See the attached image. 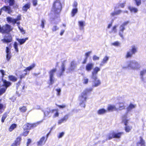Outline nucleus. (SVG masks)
<instances>
[{
    "mask_svg": "<svg viewBox=\"0 0 146 146\" xmlns=\"http://www.w3.org/2000/svg\"><path fill=\"white\" fill-rule=\"evenodd\" d=\"M0 72H1L2 74L1 77L2 79H3V77L5 75V71L3 70H0Z\"/></svg>",
    "mask_w": 146,
    "mask_h": 146,
    "instance_id": "obj_55",
    "label": "nucleus"
},
{
    "mask_svg": "<svg viewBox=\"0 0 146 146\" xmlns=\"http://www.w3.org/2000/svg\"><path fill=\"white\" fill-rule=\"evenodd\" d=\"M12 37L11 35L10 34H8L5 35L3 38L1 39V41L3 43H8L12 41Z\"/></svg>",
    "mask_w": 146,
    "mask_h": 146,
    "instance_id": "obj_6",
    "label": "nucleus"
},
{
    "mask_svg": "<svg viewBox=\"0 0 146 146\" xmlns=\"http://www.w3.org/2000/svg\"><path fill=\"white\" fill-rule=\"evenodd\" d=\"M55 112V113L53 115V118H55L58 117L59 115V113L58 112V109H53L51 110L50 111L49 113H53L54 112Z\"/></svg>",
    "mask_w": 146,
    "mask_h": 146,
    "instance_id": "obj_18",
    "label": "nucleus"
},
{
    "mask_svg": "<svg viewBox=\"0 0 146 146\" xmlns=\"http://www.w3.org/2000/svg\"><path fill=\"white\" fill-rule=\"evenodd\" d=\"M135 107V105L133 104H130L127 108V111H129L132 109L134 108Z\"/></svg>",
    "mask_w": 146,
    "mask_h": 146,
    "instance_id": "obj_43",
    "label": "nucleus"
},
{
    "mask_svg": "<svg viewBox=\"0 0 146 146\" xmlns=\"http://www.w3.org/2000/svg\"><path fill=\"white\" fill-rule=\"evenodd\" d=\"M22 140V138L21 137L18 136L16 137L14 142L12 144L14 146H19L21 143Z\"/></svg>",
    "mask_w": 146,
    "mask_h": 146,
    "instance_id": "obj_12",
    "label": "nucleus"
},
{
    "mask_svg": "<svg viewBox=\"0 0 146 146\" xmlns=\"http://www.w3.org/2000/svg\"><path fill=\"white\" fill-rule=\"evenodd\" d=\"M111 45L115 46H120V44L119 42L116 41L112 43Z\"/></svg>",
    "mask_w": 146,
    "mask_h": 146,
    "instance_id": "obj_46",
    "label": "nucleus"
},
{
    "mask_svg": "<svg viewBox=\"0 0 146 146\" xmlns=\"http://www.w3.org/2000/svg\"><path fill=\"white\" fill-rule=\"evenodd\" d=\"M117 25H115L111 29V31L112 32H113L114 33H116L117 32Z\"/></svg>",
    "mask_w": 146,
    "mask_h": 146,
    "instance_id": "obj_47",
    "label": "nucleus"
},
{
    "mask_svg": "<svg viewBox=\"0 0 146 146\" xmlns=\"http://www.w3.org/2000/svg\"><path fill=\"white\" fill-rule=\"evenodd\" d=\"M46 141V138L44 136H42L37 142V145L38 146H42L45 144Z\"/></svg>",
    "mask_w": 146,
    "mask_h": 146,
    "instance_id": "obj_11",
    "label": "nucleus"
},
{
    "mask_svg": "<svg viewBox=\"0 0 146 146\" xmlns=\"http://www.w3.org/2000/svg\"><path fill=\"white\" fill-rule=\"evenodd\" d=\"M6 57L7 61H9L11 57V54H6Z\"/></svg>",
    "mask_w": 146,
    "mask_h": 146,
    "instance_id": "obj_54",
    "label": "nucleus"
},
{
    "mask_svg": "<svg viewBox=\"0 0 146 146\" xmlns=\"http://www.w3.org/2000/svg\"><path fill=\"white\" fill-rule=\"evenodd\" d=\"M19 109L20 112L22 113L25 112L27 110L26 107L25 106H23L22 107H20L19 108Z\"/></svg>",
    "mask_w": 146,
    "mask_h": 146,
    "instance_id": "obj_40",
    "label": "nucleus"
},
{
    "mask_svg": "<svg viewBox=\"0 0 146 146\" xmlns=\"http://www.w3.org/2000/svg\"><path fill=\"white\" fill-rule=\"evenodd\" d=\"M32 2L33 5L34 6H36L37 5V0H32Z\"/></svg>",
    "mask_w": 146,
    "mask_h": 146,
    "instance_id": "obj_57",
    "label": "nucleus"
},
{
    "mask_svg": "<svg viewBox=\"0 0 146 146\" xmlns=\"http://www.w3.org/2000/svg\"><path fill=\"white\" fill-rule=\"evenodd\" d=\"M138 48L135 45L131 46V48L129 51L127 52L125 56L126 58H131L133 54H135L137 51Z\"/></svg>",
    "mask_w": 146,
    "mask_h": 146,
    "instance_id": "obj_5",
    "label": "nucleus"
},
{
    "mask_svg": "<svg viewBox=\"0 0 146 146\" xmlns=\"http://www.w3.org/2000/svg\"><path fill=\"white\" fill-rule=\"evenodd\" d=\"M121 29H120L119 30V36L122 38H123V31L125 29L124 27H121Z\"/></svg>",
    "mask_w": 146,
    "mask_h": 146,
    "instance_id": "obj_42",
    "label": "nucleus"
},
{
    "mask_svg": "<svg viewBox=\"0 0 146 146\" xmlns=\"http://www.w3.org/2000/svg\"><path fill=\"white\" fill-rule=\"evenodd\" d=\"M5 52L6 54H11V50L10 48L8 46L6 47Z\"/></svg>",
    "mask_w": 146,
    "mask_h": 146,
    "instance_id": "obj_51",
    "label": "nucleus"
},
{
    "mask_svg": "<svg viewBox=\"0 0 146 146\" xmlns=\"http://www.w3.org/2000/svg\"><path fill=\"white\" fill-rule=\"evenodd\" d=\"M122 11L120 10H119L116 11H115L111 13L110 14L111 16L113 17L116 15H118L120 14Z\"/></svg>",
    "mask_w": 146,
    "mask_h": 146,
    "instance_id": "obj_30",
    "label": "nucleus"
},
{
    "mask_svg": "<svg viewBox=\"0 0 146 146\" xmlns=\"http://www.w3.org/2000/svg\"><path fill=\"white\" fill-rule=\"evenodd\" d=\"M68 114L65 115L63 118H61L58 121V123L60 124L64 121H66L68 119Z\"/></svg>",
    "mask_w": 146,
    "mask_h": 146,
    "instance_id": "obj_25",
    "label": "nucleus"
},
{
    "mask_svg": "<svg viewBox=\"0 0 146 146\" xmlns=\"http://www.w3.org/2000/svg\"><path fill=\"white\" fill-rule=\"evenodd\" d=\"M64 133L63 132L60 133L58 135V138H60L62 137L64 135Z\"/></svg>",
    "mask_w": 146,
    "mask_h": 146,
    "instance_id": "obj_52",
    "label": "nucleus"
},
{
    "mask_svg": "<svg viewBox=\"0 0 146 146\" xmlns=\"http://www.w3.org/2000/svg\"><path fill=\"white\" fill-rule=\"evenodd\" d=\"M31 7V4L29 2L25 4L22 8V10L24 12H26L28 9H30Z\"/></svg>",
    "mask_w": 146,
    "mask_h": 146,
    "instance_id": "obj_16",
    "label": "nucleus"
},
{
    "mask_svg": "<svg viewBox=\"0 0 146 146\" xmlns=\"http://www.w3.org/2000/svg\"><path fill=\"white\" fill-rule=\"evenodd\" d=\"M35 66V63H33L29 66L26 67L25 69L23 70V71L27 72L29 71L30 70H32Z\"/></svg>",
    "mask_w": 146,
    "mask_h": 146,
    "instance_id": "obj_22",
    "label": "nucleus"
},
{
    "mask_svg": "<svg viewBox=\"0 0 146 146\" xmlns=\"http://www.w3.org/2000/svg\"><path fill=\"white\" fill-rule=\"evenodd\" d=\"M56 106L60 108H64L66 107V105L65 104L62 105H58L56 104Z\"/></svg>",
    "mask_w": 146,
    "mask_h": 146,
    "instance_id": "obj_53",
    "label": "nucleus"
},
{
    "mask_svg": "<svg viewBox=\"0 0 146 146\" xmlns=\"http://www.w3.org/2000/svg\"><path fill=\"white\" fill-rule=\"evenodd\" d=\"M3 27V33H9L12 29L10 25L6 24Z\"/></svg>",
    "mask_w": 146,
    "mask_h": 146,
    "instance_id": "obj_13",
    "label": "nucleus"
},
{
    "mask_svg": "<svg viewBox=\"0 0 146 146\" xmlns=\"http://www.w3.org/2000/svg\"><path fill=\"white\" fill-rule=\"evenodd\" d=\"M92 78L94 79V86L97 87L101 83V82L100 80L98 79L97 77L96 76L92 77Z\"/></svg>",
    "mask_w": 146,
    "mask_h": 146,
    "instance_id": "obj_15",
    "label": "nucleus"
},
{
    "mask_svg": "<svg viewBox=\"0 0 146 146\" xmlns=\"http://www.w3.org/2000/svg\"><path fill=\"white\" fill-rule=\"evenodd\" d=\"M27 73L26 72L24 74H21L19 76V78L20 79L19 80L18 82L17 83V84L18 86H19V85L20 84V83L21 82L22 79L23 78H24L25 77V76L27 74Z\"/></svg>",
    "mask_w": 146,
    "mask_h": 146,
    "instance_id": "obj_23",
    "label": "nucleus"
},
{
    "mask_svg": "<svg viewBox=\"0 0 146 146\" xmlns=\"http://www.w3.org/2000/svg\"><path fill=\"white\" fill-rule=\"evenodd\" d=\"M49 85H52L54 82V77L49 76Z\"/></svg>",
    "mask_w": 146,
    "mask_h": 146,
    "instance_id": "obj_39",
    "label": "nucleus"
},
{
    "mask_svg": "<svg viewBox=\"0 0 146 146\" xmlns=\"http://www.w3.org/2000/svg\"><path fill=\"white\" fill-rule=\"evenodd\" d=\"M15 0H8V3L9 4V6H12L15 3Z\"/></svg>",
    "mask_w": 146,
    "mask_h": 146,
    "instance_id": "obj_49",
    "label": "nucleus"
},
{
    "mask_svg": "<svg viewBox=\"0 0 146 146\" xmlns=\"http://www.w3.org/2000/svg\"><path fill=\"white\" fill-rule=\"evenodd\" d=\"M77 5L78 3L76 1H74L72 4V7H74V8H77Z\"/></svg>",
    "mask_w": 146,
    "mask_h": 146,
    "instance_id": "obj_59",
    "label": "nucleus"
},
{
    "mask_svg": "<svg viewBox=\"0 0 146 146\" xmlns=\"http://www.w3.org/2000/svg\"><path fill=\"white\" fill-rule=\"evenodd\" d=\"M8 113L7 112L4 113L1 118V121L2 123H4L5 121V119L7 117Z\"/></svg>",
    "mask_w": 146,
    "mask_h": 146,
    "instance_id": "obj_36",
    "label": "nucleus"
},
{
    "mask_svg": "<svg viewBox=\"0 0 146 146\" xmlns=\"http://www.w3.org/2000/svg\"><path fill=\"white\" fill-rule=\"evenodd\" d=\"M24 131L22 134L20 135V136L25 137L28 135L29 132V130H25Z\"/></svg>",
    "mask_w": 146,
    "mask_h": 146,
    "instance_id": "obj_45",
    "label": "nucleus"
},
{
    "mask_svg": "<svg viewBox=\"0 0 146 146\" xmlns=\"http://www.w3.org/2000/svg\"><path fill=\"white\" fill-rule=\"evenodd\" d=\"M92 90V88H86L78 97V100L80 102L79 105L84 108L86 106L85 102L88 99L87 94Z\"/></svg>",
    "mask_w": 146,
    "mask_h": 146,
    "instance_id": "obj_2",
    "label": "nucleus"
},
{
    "mask_svg": "<svg viewBox=\"0 0 146 146\" xmlns=\"http://www.w3.org/2000/svg\"><path fill=\"white\" fill-rule=\"evenodd\" d=\"M25 127L23 128V130H29L36 127L37 124L36 123H27L25 125Z\"/></svg>",
    "mask_w": 146,
    "mask_h": 146,
    "instance_id": "obj_7",
    "label": "nucleus"
},
{
    "mask_svg": "<svg viewBox=\"0 0 146 146\" xmlns=\"http://www.w3.org/2000/svg\"><path fill=\"white\" fill-rule=\"evenodd\" d=\"M118 104L119 105V106L118 108V110H121L125 109V106L124 105H123V103L120 102Z\"/></svg>",
    "mask_w": 146,
    "mask_h": 146,
    "instance_id": "obj_38",
    "label": "nucleus"
},
{
    "mask_svg": "<svg viewBox=\"0 0 146 146\" xmlns=\"http://www.w3.org/2000/svg\"><path fill=\"white\" fill-rule=\"evenodd\" d=\"M13 47L16 52H19V49L18 47V44L17 42H14Z\"/></svg>",
    "mask_w": 146,
    "mask_h": 146,
    "instance_id": "obj_44",
    "label": "nucleus"
},
{
    "mask_svg": "<svg viewBox=\"0 0 146 146\" xmlns=\"http://www.w3.org/2000/svg\"><path fill=\"white\" fill-rule=\"evenodd\" d=\"M106 112V110L104 108L100 109L97 111V113L99 115L103 114Z\"/></svg>",
    "mask_w": 146,
    "mask_h": 146,
    "instance_id": "obj_34",
    "label": "nucleus"
},
{
    "mask_svg": "<svg viewBox=\"0 0 146 146\" xmlns=\"http://www.w3.org/2000/svg\"><path fill=\"white\" fill-rule=\"evenodd\" d=\"M7 20L9 23H12L13 25L15 24V20H14V19H13L11 17H7Z\"/></svg>",
    "mask_w": 146,
    "mask_h": 146,
    "instance_id": "obj_32",
    "label": "nucleus"
},
{
    "mask_svg": "<svg viewBox=\"0 0 146 146\" xmlns=\"http://www.w3.org/2000/svg\"><path fill=\"white\" fill-rule=\"evenodd\" d=\"M139 64L137 62L130 61L128 64L127 67L131 68L133 69H136L139 66Z\"/></svg>",
    "mask_w": 146,
    "mask_h": 146,
    "instance_id": "obj_9",
    "label": "nucleus"
},
{
    "mask_svg": "<svg viewBox=\"0 0 146 146\" xmlns=\"http://www.w3.org/2000/svg\"><path fill=\"white\" fill-rule=\"evenodd\" d=\"M12 6H13V8L14 9H18L19 8V5L17 4L14 3V5H12Z\"/></svg>",
    "mask_w": 146,
    "mask_h": 146,
    "instance_id": "obj_58",
    "label": "nucleus"
},
{
    "mask_svg": "<svg viewBox=\"0 0 146 146\" xmlns=\"http://www.w3.org/2000/svg\"><path fill=\"white\" fill-rule=\"evenodd\" d=\"M58 29V28L56 26H54L52 29V30L53 31H55Z\"/></svg>",
    "mask_w": 146,
    "mask_h": 146,
    "instance_id": "obj_63",
    "label": "nucleus"
},
{
    "mask_svg": "<svg viewBox=\"0 0 146 146\" xmlns=\"http://www.w3.org/2000/svg\"><path fill=\"white\" fill-rule=\"evenodd\" d=\"M140 145L141 146H145V141L141 136L139 137V141L136 143V146H139Z\"/></svg>",
    "mask_w": 146,
    "mask_h": 146,
    "instance_id": "obj_14",
    "label": "nucleus"
},
{
    "mask_svg": "<svg viewBox=\"0 0 146 146\" xmlns=\"http://www.w3.org/2000/svg\"><path fill=\"white\" fill-rule=\"evenodd\" d=\"M93 59L94 61L98 60H99V57L96 56V55H94L93 57Z\"/></svg>",
    "mask_w": 146,
    "mask_h": 146,
    "instance_id": "obj_61",
    "label": "nucleus"
},
{
    "mask_svg": "<svg viewBox=\"0 0 146 146\" xmlns=\"http://www.w3.org/2000/svg\"><path fill=\"white\" fill-rule=\"evenodd\" d=\"M65 70V66L63 63L61 66V68L60 70L57 73V76L58 77H60L63 75Z\"/></svg>",
    "mask_w": 146,
    "mask_h": 146,
    "instance_id": "obj_10",
    "label": "nucleus"
},
{
    "mask_svg": "<svg viewBox=\"0 0 146 146\" xmlns=\"http://www.w3.org/2000/svg\"><path fill=\"white\" fill-rule=\"evenodd\" d=\"M128 9L130 10L131 12L135 13L137 12L138 10L137 8L131 7H129Z\"/></svg>",
    "mask_w": 146,
    "mask_h": 146,
    "instance_id": "obj_37",
    "label": "nucleus"
},
{
    "mask_svg": "<svg viewBox=\"0 0 146 146\" xmlns=\"http://www.w3.org/2000/svg\"><path fill=\"white\" fill-rule=\"evenodd\" d=\"M78 23L80 29L81 30H83L85 25V22L82 21H79L78 22Z\"/></svg>",
    "mask_w": 146,
    "mask_h": 146,
    "instance_id": "obj_26",
    "label": "nucleus"
},
{
    "mask_svg": "<svg viewBox=\"0 0 146 146\" xmlns=\"http://www.w3.org/2000/svg\"><path fill=\"white\" fill-rule=\"evenodd\" d=\"M9 80L13 82H15L17 81V78L14 76L12 75H9L8 76Z\"/></svg>",
    "mask_w": 146,
    "mask_h": 146,
    "instance_id": "obj_27",
    "label": "nucleus"
},
{
    "mask_svg": "<svg viewBox=\"0 0 146 146\" xmlns=\"http://www.w3.org/2000/svg\"><path fill=\"white\" fill-rule=\"evenodd\" d=\"M128 21H125L124 22L123 24L120 26V27H124V26L126 25L128 23Z\"/></svg>",
    "mask_w": 146,
    "mask_h": 146,
    "instance_id": "obj_60",
    "label": "nucleus"
},
{
    "mask_svg": "<svg viewBox=\"0 0 146 146\" xmlns=\"http://www.w3.org/2000/svg\"><path fill=\"white\" fill-rule=\"evenodd\" d=\"M45 22V21L44 19H42L41 21V23L40 25V26L42 28H44V23Z\"/></svg>",
    "mask_w": 146,
    "mask_h": 146,
    "instance_id": "obj_56",
    "label": "nucleus"
},
{
    "mask_svg": "<svg viewBox=\"0 0 146 146\" xmlns=\"http://www.w3.org/2000/svg\"><path fill=\"white\" fill-rule=\"evenodd\" d=\"M78 9L77 8L73 9L71 11V13L72 17H74L75 14L77 13Z\"/></svg>",
    "mask_w": 146,
    "mask_h": 146,
    "instance_id": "obj_33",
    "label": "nucleus"
},
{
    "mask_svg": "<svg viewBox=\"0 0 146 146\" xmlns=\"http://www.w3.org/2000/svg\"><path fill=\"white\" fill-rule=\"evenodd\" d=\"M135 1L136 5L138 6L140 5L141 4V0H134Z\"/></svg>",
    "mask_w": 146,
    "mask_h": 146,
    "instance_id": "obj_50",
    "label": "nucleus"
},
{
    "mask_svg": "<svg viewBox=\"0 0 146 146\" xmlns=\"http://www.w3.org/2000/svg\"><path fill=\"white\" fill-rule=\"evenodd\" d=\"M31 142V140L30 139H28L27 143V146H29Z\"/></svg>",
    "mask_w": 146,
    "mask_h": 146,
    "instance_id": "obj_62",
    "label": "nucleus"
},
{
    "mask_svg": "<svg viewBox=\"0 0 146 146\" xmlns=\"http://www.w3.org/2000/svg\"><path fill=\"white\" fill-rule=\"evenodd\" d=\"M2 10L5 12H7V13L9 14L11 13L12 12V11L10 6H4L0 9V15H1L2 12Z\"/></svg>",
    "mask_w": 146,
    "mask_h": 146,
    "instance_id": "obj_8",
    "label": "nucleus"
},
{
    "mask_svg": "<svg viewBox=\"0 0 146 146\" xmlns=\"http://www.w3.org/2000/svg\"><path fill=\"white\" fill-rule=\"evenodd\" d=\"M17 125L16 124L13 123L10 126L8 130L10 132H11L14 129L17 127Z\"/></svg>",
    "mask_w": 146,
    "mask_h": 146,
    "instance_id": "obj_28",
    "label": "nucleus"
},
{
    "mask_svg": "<svg viewBox=\"0 0 146 146\" xmlns=\"http://www.w3.org/2000/svg\"><path fill=\"white\" fill-rule=\"evenodd\" d=\"M100 70V68L98 67H96L93 69L92 72V77L96 76V75L97 74L98 72Z\"/></svg>",
    "mask_w": 146,
    "mask_h": 146,
    "instance_id": "obj_19",
    "label": "nucleus"
},
{
    "mask_svg": "<svg viewBox=\"0 0 146 146\" xmlns=\"http://www.w3.org/2000/svg\"><path fill=\"white\" fill-rule=\"evenodd\" d=\"M145 73H146V70H143L140 72L141 75L142 76Z\"/></svg>",
    "mask_w": 146,
    "mask_h": 146,
    "instance_id": "obj_64",
    "label": "nucleus"
},
{
    "mask_svg": "<svg viewBox=\"0 0 146 146\" xmlns=\"http://www.w3.org/2000/svg\"><path fill=\"white\" fill-rule=\"evenodd\" d=\"M62 9V4L59 0H55L53 2L51 11L54 15V17L53 18L55 19L58 18L61 12Z\"/></svg>",
    "mask_w": 146,
    "mask_h": 146,
    "instance_id": "obj_1",
    "label": "nucleus"
},
{
    "mask_svg": "<svg viewBox=\"0 0 146 146\" xmlns=\"http://www.w3.org/2000/svg\"><path fill=\"white\" fill-rule=\"evenodd\" d=\"M107 109L108 111H110L117 110V109L116 108L115 106L111 105H110L108 106Z\"/></svg>",
    "mask_w": 146,
    "mask_h": 146,
    "instance_id": "obj_21",
    "label": "nucleus"
},
{
    "mask_svg": "<svg viewBox=\"0 0 146 146\" xmlns=\"http://www.w3.org/2000/svg\"><path fill=\"white\" fill-rule=\"evenodd\" d=\"M109 59V57L108 56H105L103 58L100 65L101 66H102L104 64L106 63Z\"/></svg>",
    "mask_w": 146,
    "mask_h": 146,
    "instance_id": "obj_29",
    "label": "nucleus"
},
{
    "mask_svg": "<svg viewBox=\"0 0 146 146\" xmlns=\"http://www.w3.org/2000/svg\"><path fill=\"white\" fill-rule=\"evenodd\" d=\"M3 84V86L4 87L0 89V95H2L4 93L7 88L11 86L12 83L11 82L7 81L6 80L2 79Z\"/></svg>",
    "mask_w": 146,
    "mask_h": 146,
    "instance_id": "obj_4",
    "label": "nucleus"
},
{
    "mask_svg": "<svg viewBox=\"0 0 146 146\" xmlns=\"http://www.w3.org/2000/svg\"><path fill=\"white\" fill-rule=\"evenodd\" d=\"M21 15L19 14L17 16V18L16 19H14V20H15V24L16 23L17 21H20L21 20Z\"/></svg>",
    "mask_w": 146,
    "mask_h": 146,
    "instance_id": "obj_48",
    "label": "nucleus"
},
{
    "mask_svg": "<svg viewBox=\"0 0 146 146\" xmlns=\"http://www.w3.org/2000/svg\"><path fill=\"white\" fill-rule=\"evenodd\" d=\"M1 100L0 99V102ZM5 108V106L3 104L0 103V113H2L4 110Z\"/></svg>",
    "mask_w": 146,
    "mask_h": 146,
    "instance_id": "obj_35",
    "label": "nucleus"
},
{
    "mask_svg": "<svg viewBox=\"0 0 146 146\" xmlns=\"http://www.w3.org/2000/svg\"><path fill=\"white\" fill-rule=\"evenodd\" d=\"M28 39V37H26L24 38L20 39L17 38L16 39L17 40L18 42L20 45H21L23 44L26 42V41Z\"/></svg>",
    "mask_w": 146,
    "mask_h": 146,
    "instance_id": "obj_24",
    "label": "nucleus"
},
{
    "mask_svg": "<svg viewBox=\"0 0 146 146\" xmlns=\"http://www.w3.org/2000/svg\"><path fill=\"white\" fill-rule=\"evenodd\" d=\"M76 64L74 61H72L70 63V66L68 70L69 72L72 71L74 70L76 67Z\"/></svg>",
    "mask_w": 146,
    "mask_h": 146,
    "instance_id": "obj_17",
    "label": "nucleus"
},
{
    "mask_svg": "<svg viewBox=\"0 0 146 146\" xmlns=\"http://www.w3.org/2000/svg\"><path fill=\"white\" fill-rule=\"evenodd\" d=\"M123 134V132L116 133L114 131L110 132L108 133L106 140H110L113 138H119Z\"/></svg>",
    "mask_w": 146,
    "mask_h": 146,
    "instance_id": "obj_3",
    "label": "nucleus"
},
{
    "mask_svg": "<svg viewBox=\"0 0 146 146\" xmlns=\"http://www.w3.org/2000/svg\"><path fill=\"white\" fill-rule=\"evenodd\" d=\"M56 71V68L50 70L48 72L49 74V76L54 77V74Z\"/></svg>",
    "mask_w": 146,
    "mask_h": 146,
    "instance_id": "obj_31",
    "label": "nucleus"
},
{
    "mask_svg": "<svg viewBox=\"0 0 146 146\" xmlns=\"http://www.w3.org/2000/svg\"><path fill=\"white\" fill-rule=\"evenodd\" d=\"M94 66V64L92 63H88L85 67L86 70L87 71H90L92 69Z\"/></svg>",
    "mask_w": 146,
    "mask_h": 146,
    "instance_id": "obj_20",
    "label": "nucleus"
},
{
    "mask_svg": "<svg viewBox=\"0 0 146 146\" xmlns=\"http://www.w3.org/2000/svg\"><path fill=\"white\" fill-rule=\"evenodd\" d=\"M132 129V127L128 125L125 126V130L126 132H130Z\"/></svg>",
    "mask_w": 146,
    "mask_h": 146,
    "instance_id": "obj_41",
    "label": "nucleus"
}]
</instances>
